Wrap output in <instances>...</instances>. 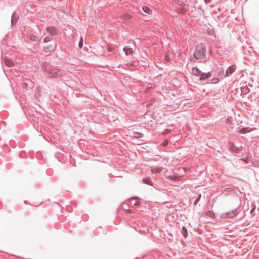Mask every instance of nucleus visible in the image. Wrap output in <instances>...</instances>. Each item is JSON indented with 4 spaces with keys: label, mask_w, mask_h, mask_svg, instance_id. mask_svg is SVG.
<instances>
[{
    "label": "nucleus",
    "mask_w": 259,
    "mask_h": 259,
    "mask_svg": "<svg viewBox=\"0 0 259 259\" xmlns=\"http://www.w3.org/2000/svg\"><path fill=\"white\" fill-rule=\"evenodd\" d=\"M28 38L33 41H36L37 39V37L33 34H29Z\"/></svg>",
    "instance_id": "nucleus-14"
},
{
    "label": "nucleus",
    "mask_w": 259,
    "mask_h": 259,
    "mask_svg": "<svg viewBox=\"0 0 259 259\" xmlns=\"http://www.w3.org/2000/svg\"><path fill=\"white\" fill-rule=\"evenodd\" d=\"M236 215V210H232L231 211L226 212L225 213H223L222 214V218L224 219L226 218H234Z\"/></svg>",
    "instance_id": "nucleus-6"
},
{
    "label": "nucleus",
    "mask_w": 259,
    "mask_h": 259,
    "mask_svg": "<svg viewBox=\"0 0 259 259\" xmlns=\"http://www.w3.org/2000/svg\"><path fill=\"white\" fill-rule=\"evenodd\" d=\"M175 176H170L168 178L171 180H175Z\"/></svg>",
    "instance_id": "nucleus-22"
},
{
    "label": "nucleus",
    "mask_w": 259,
    "mask_h": 259,
    "mask_svg": "<svg viewBox=\"0 0 259 259\" xmlns=\"http://www.w3.org/2000/svg\"><path fill=\"white\" fill-rule=\"evenodd\" d=\"M19 17L18 16H17L15 14V12H14L13 13V15L12 16V19H11V24L13 26L16 24V22L18 21Z\"/></svg>",
    "instance_id": "nucleus-11"
},
{
    "label": "nucleus",
    "mask_w": 259,
    "mask_h": 259,
    "mask_svg": "<svg viewBox=\"0 0 259 259\" xmlns=\"http://www.w3.org/2000/svg\"><path fill=\"white\" fill-rule=\"evenodd\" d=\"M201 74L199 76V80L201 81H206V80L211 77L212 75L210 72H208L207 73L201 72Z\"/></svg>",
    "instance_id": "nucleus-4"
},
{
    "label": "nucleus",
    "mask_w": 259,
    "mask_h": 259,
    "mask_svg": "<svg viewBox=\"0 0 259 259\" xmlns=\"http://www.w3.org/2000/svg\"><path fill=\"white\" fill-rule=\"evenodd\" d=\"M206 48L204 44L199 43L195 47L194 57L197 60H202L206 57Z\"/></svg>",
    "instance_id": "nucleus-1"
},
{
    "label": "nucleus",
    "mask_w": 259,
    "mask_h": 259,
    "mask_svg": "<svg viewBox=\"0 0 259 259\" xmlns=\"http://www.w3.org/2000/svg\"><path fill=\"white\" fill-rule=\"evenodd\" d=\"M182 233L185 237L187 236L188 233L186 228L185 227L182 228Z\"/></svg>",
    "instance_id": "nucleus-17"
},
{
    "label": "nucleus",
    "mask_w": 259,
    "mask_h": 259,
    "mask_svg": "<svg viewBox=\"0 0 259 259\" xmlns=\"http://www.w3.org/2000/svg\"><path fill=\"white\" fill-rule=\"evenodd\" d=\"M139 201L140 200L138 197H133L129 200L130 204L134 205H139L140 204Z\"/></svg>",
    "instance_id": "nucleus-8"
},
{
    "label": "nucleus",
    "mask_w": 259,
    "mask_h": 259,
    "mask_svg": "<svg viewBox=\"0 0 259 259\" xmlns=\"http://www.w3.org/2000/svg\"><path fill=\"white\" fill-rule=\"evenodd\" d=\"M51 76L52 77H57L63 75V71L61 70H53L50 72Z\"/></svg>",
    "instance_id": "nucleus-5"
},
{
    "label": "nucleus",
    "mask_w": 259,
    "mask_h": 259,
    "mask_svg": "<svg viewBox=\"0 0 259 259\" xmlns=\"http://www.w3.org/2000/svg\"><path fill=\"white\" fill-rule=\"evenodd\" d=\"M123 50L125 52L126 55L131 54L133 52L132 49L128 48L127 47H124Z\"/></svg>",
    "instance_id": "nucleus-12"
},
{
    "label": "nucleus",
    "mask_w": 259,
    "mask_h": 259,
    "mask_svg": "<svg viewBox=\"0 0 259 259\" xmlns=\"http://www.w3.org/2000/svg\"><path fill=\"white\" fill-rule=\"evenodd\" d=\"M135 136L138 138H141L143 137V134L139 132H136L135 133Z\"/></svg>",
    "instance_id": "nucleus-18"
},
{
    "label": "nucleus",
    "mask_w": 259,
    "mask_h": 259,
    "mask_svg": "<svg viewBox=\"0 0 259 259\" xmlns=\"http://www.w3.org/2000/svg\"><path fill=\"white\" fill-rule=\"evenodd\" d=\"M247 92H249L248 88H247Z\"/></svg>",
    "instance_id": "nucleus-26"
},
{
    "label": "nucleus",
    "mask_w": 259,
    "mask_h": 259,
    "mask_svg": "<svg viewBox=\"0 0 259 259\" xmlns=\"http://www.w3.org/2000/svg\"><path fill=\"white\" fill-rule=\"evenodd\" d=\"M219 79L217 77H214L212 78L211 80V83H217L219 82Z\"/></svg>",
    "instance_id": "nucleus-19"
},
{
    "label": "nucleus",
    "mask_w": 259,
    "mask_h": 259,
    "mask_svg": "<svg viewBox=\"0 0 259 259\" xmlns=\"http://www.w3.org/2000/svg\"><path fill=\"white\" fill-rule=\"evenodd\" d=\"M235 148L236 149V151L237 152H239V151H241V150H242V146H238V147H236L235 146Z\"/></svg>",
    "instance_id": "nucleus-21"
},
{
    "label": "nucleus",
    "mask_w": 259,
    "mask_h": 259,
    "mask_svg": "<svg viewBox=\"0 0 259 259\" xmlns=\"http://www.w3.org/2000/svg\"><path fill=\"white\" fill-rule=\"evenodd\" d=\"M144 183L152 186V182L149 178H147L143 179Z\"/></svg>",
    "instance_id": "nucleus-15"
},
{
    "label": "nucleus",
    "mask_w": 259,
    "mask_h": 259,
    "mask_svg": "<svg viewBox=\"0 0 259 259\" xmlns=\"http://www.w3.org/2000/svg\"><path fill=\"white\" fill-rule=\"evenodd\" d=\"M82 44H83L82 42H81V41H80L79 42V46L80 47H82Z\"/></svg>",
    "instance_id": "nucleus-24"
},
{
    "label": "nucleus",
    "mask_w": 259,
    "mask_h": 259,
    "mask_svg": "<svg viewBox=\"0 0 259 259\" xmlns=\"http://www.w3.org/2000/svg\"><path fill=\"white\" fill-rule=\"evenodd\" d=\"M231 191V188L228 189V192H230Z\"/></svg>",
    "instance_id": "nucleus-25"
},
{
    "label": "nucleus",
    "mask_w": 259,
    "mask_h": 259,
    "mask_svg": "<svg viewBox=\"0 0 259 259\" xmlns=\"http://www.w3.org/2000/svg\"><path fill=\"white\" fill-rule=\"evenodd\" d=\"M51 40L52 39L50 37H49V36H47L44 38L43 41L45 43H47L50 42Z\"/></svg>",
    "instance_id": "nucleus-20"
},
{
    "label": "nucleus",
    "mask_w": 259,
    "mask_h": 259,
    "mask_svg": "<svg viewBox=\"0 0 259 259\" xmlns=\"http://www.w3.org/2000/svg\"><path fill=\"white\" fill-rule=\"evenodd\" d=\"M201 72H202L197 67H194L192 69V74L196 76L199 77L201 74Z\"/></svg>",
    "instance_id": "nucleus-9"
},
{
    "label": "nucleus",
    "mask_w": 259,
    "mask_h": 259,
    "mask_svg": "<svg viewBox=\"0 0 259 259\" xmlns=\"http://www.w3.org/2000/svg\"><path fill=\"white\" fill-rule=\"evenodd\" d=\"M47 32L51 35V36H56L57 35L58 33V30L57 29L55 28L54 27H47L46 28Z\"/></svg>",
    "instance_id": "nucleus-3"
},
{
    "label": "nucleus",
    "mask_w": 259,
    "mask_h": 259,
    "mask_svg": "<svg viewBox=\"0 0 259 259\" xmlns=\"http://www.w3.org/2000/svg\"><path fill=\"white\" fill-rule=\"evenodd\" d=\"M235 70V67L234 65H231L229 66L226 71L225 75L226 76H230Z\"/></svg>",
    "instance_id": "nucleus-7"
},
{
    "label": "nucleus",
    "mask_w": 259,
    "mask_h": 259,
    "mask_svg": "<svg viewBox=\"0 0 259 259\" xmlns=\"http://www.w3.org/2000/svg\"><path fill=\"white\" fill-rule=\"evenodd\" d=\"M211 0H204L205 1V3L206 4H208L210 2Z\"/></svg>",
    "instance_id": "nucleus-23"
},
{
    "label": "nucleus",
    "mask_w": 259,
    "mask_h": 259,
    "mask_svg": "<svg viewBox=\"0 0 259 259\" xmlns=\"http://www.w3.org/2000/svg\"><path fill=\"white\" fill-rule=\"evenodd\" d=\"M5 64L7 66L11 67L13 66V62L11 60H7L5 61Z\"/></svg>",
    "instance_id": "nucleus-16"
},
{
    "label": "nucleus",
    "mask_w": 259,
    "mask_h": 259,
    "mask_svg": "<svg viewBox=\"0 0 259 259\" xmlns=\"http://www.w3.org/2000/svg\"><path fill=\"white\" fill-rule=\"evenodd\" d=\"M163 170L162 166H157L155 167H151V171L152 173L157 174Z\"/></svg>",
    "instance_id": "nucleus-10"
},
{
    "label": "nucleus",
    "mask_w": 259,
    "mask_h": 259,
    "mask_svg": "<svg viewBox=\"0 0 259 259\" xmlns=\"http://www.w3.org/2000/svg\"><path fill=\"white\" fill-rule=\"evenodd\" d=\"M57 44L56 43L54 44H51L48 46L44 47L43 48V51L46 53H53L56 50Z\"/></svg>",
    "instance_id": "nucleus-2"
},
{
    "label": "nucleus",
    "mask_w": 259,
    "mask_h": 259,
    "mask_svg": "<svg viewBox=\"0 0 259 259\" xmlns=\"http://www.w3.org/2000/svg\"><path fill=\"white\" fill-rule=\"evenodd\" d=\"M142 9L143 11L146 14H150L152 12L150 8L147 6H144L142 7Z\"/></svg>",
    "instance_id": "nucleus-13"
}]
</instances>
